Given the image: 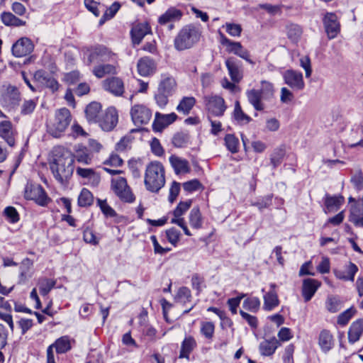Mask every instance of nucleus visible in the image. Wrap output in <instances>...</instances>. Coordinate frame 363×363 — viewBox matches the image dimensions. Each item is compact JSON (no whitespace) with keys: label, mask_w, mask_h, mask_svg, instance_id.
<instances>
[{"label":"nucleus","mask_w":363,"mask_h":363,"mask_svg":"<svg viewBox=\"0 0 363 363\" xmlns=\"http://www.w3.org/2000/svg\"><path fill=\"white\" fill-rule=\"evenodd\" d=\"M196 104V99L193 96H185L182 99L176 109L178 112L188 115Z\"/></svg>","instance_id":"36"},{"label":"nucleus","mask_w":363,"mask_h":363,"mask_svg":"<svg viewBox=\"0 0 363 363\" xmlns=\"http://www.w3.org/2000/svg\"><path fill=\"white\" fill-rule=\"evenodd\" d=\"M233 116L235 119L240 123L246 124L250 122L252 120L249 116L243 112L238 101H236L235 103Z\"/></svg>","instance_id":"43"},{"label":"nucleus","mask_w":363,"mask_h":363,"mask_svg":"<svg viewBox=\"0 0 363 363\" xmlns=\"http://www.w3.org/2000/svg\"><path fill=\"white\" fill-rule=\"evenodd\" d=\"M177 119V115L174 113L163 114L156 112L152 123V129L155 132H161L168 125L173 123Z\"/></svg>","instance_id":"14"},{"label":"nucleus","mask_w":363,"mask_h":363,"mask_svg":"<svg viewBox=\"0 0 363 363\" xmlns=\"http://www.w3.org/2000/svg\"><path fill=\"white\" fill-rule=\"evenodd\" d=\"M189 221L191 228L199 229L202 227V216L198 207H194L189 215Z\"/></svg>","instance_id":"38"},{"label":"nucleus","mask_w":363,"mask_h":363,"mask_svg":"<svg viewBox=\"0 0 363 363\" xmlns=\"http://www.w3.org/2000/svg\"><path fill=\"white\" fill-rule=\"evenodd\" d=\"M228 74L234 83H238L243 77L242 64L234 57H229L225 60Z\"/></svg>","instance_id":"17"},{"label":"nucleus","mask_w":363,"mask_h":363,"mask_svg":"<svg viewBox=\"0 0 363 363\" xmlns=\"http://www.w3.org/2000/svg\"><path fill=\"white\" fill-rule=\"evenodd\" d=\"M200 37L201 32L197 27L193 25L186 26L175 37L174 48L178 51L189 49L199 41Z\"/></svg>","instance_id":"4"},{"label":"nucleus","mask_w":363,"mask_h":363,"mask_svg":"<svg viewBox=\"0 0 363 363\" xmlns=\"http://www.w3.org/2000/svg\"><path fill=\"white\" fill-rule=\"evenodd\" d=\"M363 333V319L354 321L348 330V341L351 344L357 342Z\"/></svg>","instance_id":"28"},{"label":"nucleus","mask_w":363,"mask_h":363,"mask_svg":"<svg viewBox=\"0 0 363 363\" xmlns=\"http://www.w3.org/2000/svg\"><path fill=\"white\" fill-rule=\"evenodd\" d=\"M226 32L233 37H239L241 35L242 28L240 24L226 23L224 26Z\"/></svg>","instance_id":"56"},{"label":"nucleus","mask_w":363,"mask_h":363,"mask_svg":"<svg viewBox=\"0 0 363 363\" xmlns=\"http://www.w3.org/2000/svg\"><path fill=\"white\" fill-rule=\"evenodd\" d=\"M242 308L252 313H257L260 308V301L257 297L247 298L243 301Z\"/></svg>","instance_id":"45"},{"label":"nucleus","mask_w":363,"mask_h":363,"mask_svg":"<svg viewBox=\"0 0 363 363\" xmlns=\"http://www.w3.org/2000/svg\"><path fill=\"white\" fill-rule=\"evenodd\" d=\"M34 79L52 91H57L59 88L57 81L43 70L36 71L34 74Z\"/></svg>","instance_id":"20"},{"label":"nucleus","mask_w":363,"mask_h":363,"mask_svg":"<svg viewBox=\"0 0 363 363\" xmlns=\"http://www.w3.org/2000/svg\"><path fill=\"white\" fill-rule=\"evenodd\" d=\"M197 344L192 336L186 337L182 342L179 358L189 359L190 353L196 348Z\"/></svg>","instance_id":"32"},{"label":"nucleus","mask_w":363,"mask_h":363,"mask_svg":"<svg viewBox=\"0 0 363 363\" xmlns=\"http://www.w3.org/2000/svg\"><path fill=\"white\" fill-rule=\"evenodd\" d=\"M201 333L208 340L213 338L215 325L212 322H202L201 324Z\"/></svg>","instance_id":"53"},{"label":"nucleus","mask_w":363,"mask_h":363,"mask_svg":"<svg viewBox=\"0 0 363 363\" xmlns=\"http://www.w3.org/2000/svg\"><path fill=\"white\" fill-rule=\"evenodd\" d=\"M150 33V28L147 23H140L134 26L130 31L133 44L139 45L143 38Z\"/></svg>","instance_id":"22"},{"label":"nucleus","mask_w":363,"mask_h":363,"mask_svg":"<svg viewBox=\"0 0 363 363\" xmlns=\"http://www.w3.org/2000/svg\"><path fill=\"white\" fill-rule=\"evenodd\" d=\"M165 184L164 168L159 162L147 165L145 174V185L148 191L158 192Z\"/></svg>","instance_id":"2"},{"label":"nucleus","mask_w":363,"mask_h":363,"mask_svg":"<svg viewBox=\"0 0 363 363\" xmlns=\"http://www.w3.org/2000/svg\"><path fill=\"white\" fill-rule=\"evenodd\" d=\"M56 281L48 278H40L38 279V286L40 293L42 296H46L55 286Z\"/></svg>","instance_id":"41"},{"label":"nucleus","mask_w":363,"mask_h":363,"mask_svg":"<svg viewBox=\"0 0 363 363\" xmlns=\"http://www.w3.org/2000/svg\"><path fill=\"white\" fill-rule=\"evenodd\" d=\"M101 106L98 102H91L85 110L86 117L89 122L98 123Z\"/></svg>","instance_id":"34"},{"label":"nucleus","mask_w":363,"mask_h":363,"mask_svg":"<svg viewBox=\"0 0 363 363\" xmlns=\"http://www.w3.org/2000/svg\"><path fill=\"white\" fill-rule=\"evenodd\" d=\"M271 288L272 290L269 291L264 296L263 308L267 311H272L279 303L278 296L274 290V284H271Z\"/></svg>","instance_id":"33"},{"label":"nucleus","mask_w":363,"mask_h":363,"mask_svg":"<svg viewBox=\"0 0 363 363\" xmlns=\"http://www.w3.org/2000/svg\"><path fill=\"white\" fill-rule=\"evenodd\" d=\"M98 204L106 216L114 217L116 211L107 203L106 200L98 199Z\"/></svg>","instance_id":"59"},{"label":"nucleus","mask_w":363,"mask_h":363,"mask_svg":"<svg viewBox=\"0 0 363 363\" xmlns=\"http://www.w3.org/2000/svg\"><path fill=\"white\" fill-rule=\"evenodd\" d=\"M272 201V195L269 194L253 203L252 205L257 206L259 211H262L264 208H267L271 206Z\"/></svg>","instance_id":"57"},{"label":"nucleus","mask_w":363,"mask_h":363,"mask_svg":"<svg viewBox=\"0 0 363 363\" xmlns=\"http://www.w3.org/2000/svg\"><path fill=\"white\" fill-rule=\"evenodd\" d=\"M118 123V112L113 107L107 108L103 118H100L98 123L105 131H110L113 129Z\"/></svg>","instance_id":"15"},{"label":"nucleus","mask_w":363,"mask_h":363,"mask_svg":"<svg viewBox=\"0 0 363 363\" xmlns=\"http://www.w3.org/2000/svg\"><path fill=\"white\" fill-rule=\"evenodd\" d=\"M36 107V101L34 99L26 100L21 106V113L28 115L33 113Z\"/></svg>","instance_id":"58"},{"label":"nucleus","mask_w":363,"mask_h":363,"mask_svg":"<svg viewBox=\"0 0 363 363\" xmlns=\"http://www.w3.org/2000/svg\"><path fill=\"white\" fill-rule=\"evenodd\" d=\"M169 161L176 174H186L190 172L189 164L186 160L176 155H171Z\"/></svg>","instance_id":"24"},{"label":"nucleus","mask_w":363,"mask_h":363,"mask_svg":"<svg viewBox=\"0 0 363 363\" xmlns=\"http://www.w3.org/2000/svg\"><path fill=\"white\" fill-rule=\"evenodd\" d=\"M33 262L29 258L24 259L20 267V282H24L31 274H28V272L33 267Z\"/></svg>","instance_id":"44"},{"label":"nucleus","mask_w":363,"mask_h":363,"mask_svg":"<svg viewBox=\"0 0 363 363\" xmlns=\"http://www.w3.org/2000/svg\"><path fill=\"white\" fill-rule=\"evenodd\" d=\"M285 84L295 90H302L305 84L303 75L301 72L292 69H288L283 74Z\"/></svg>","instance_id":"13"},{"label":"nucleus","mask_w":363,"mask_h":363,"mask_svg":"<svg viewBox=\"0 0 363 363\" xmlns=\"http://www.w3.org/2000/svg\"><path fill=\"white\" fill-rule=\"evenodd\" d=\"M0 137L3 138L9 146L13 147L15 145L14 130L9 121H4L0 123Z\"/></svg>","instance_id":"25"},{"label":"nucleus","mask_w":363,"mask_h":363,"mask_svg":"<svg viewBox=\"0 0 363 363\" xmlns=\"http://www.w3.org/2000/svg\"><path fill=\"white\" fill-rule=\"evenodd\" d=\"M133 123L137 126L147 124L151 119V111L143 104H135L130 109Z\"/></svg>","instance_id":"10"},{"label":"nucleus","mask_w":363,"mask_h":363,"mask_svg":"<svg viewBox=\"0 0 363 363\" xmlns=\"http://www.w3.org/2000/svg\"><path fill=\"white\" fill-rule=\"evenodd\" d=\"M94 74L98 78H102L107 74H115V66L110 64H99L93 69Z\"/></svg>","instance_id":"39"},{"label":"nucleus","mask_w":363,"mask_h":363,"mask_svg":"<svg viewBox=\"0 0 363 363\" xmlns=\"http://www.w3.org/2000/svg\"><path fill=\"white\" fill-rule=\"evenodd\" d=\"M325 308L331 313H335L342 308V301L337 296L330 295L325 301Z\"/></svg>","instance_id":"35"},{"label":"nucleus","mask_w":363,"mask_h":363,"mask_svg":"<svg viewBox=\"0 0 363 363\" xmlns=\"http://www.w3.org/2000/svg\"><path fill=\"white\" fill-rule=\"evenodd\" d=\"M259 91L262 94V96L264 100L271 99L274 94V89L273 84L267 81H262L261 87Z\"/></svg>","instance_id":"46"},{"label":"nucleus","mask_w":363,"mask_h":363,"mask_svg":"<svg viewBox=\"0 0 363 363\" xmlns=\"http://www.w3.org/2000/svg\"><path fill=\"white\" fill-rule=\"evenodd\" d=\"M111 189L123 202L133 203L135 199L130 187L128 185L126 179L124 177L112 178Z\"/></svg>","instance_id":"6"},{"label":"nucleus","mask_w":363,"mask_h":363,"mask_svg":"<svg viewBox=\"0 0 363 363\" xmlns=\"http://www.w3.org/2000/svg\"><path fill=\"white\" fill-rule=\"evenodd\" d=\"M350 221L357 227L363 228V196L352 206Z\"/></svg>","instance_id":"21"},{"label":"nucleus","mask_w":363,"mask_h":363,"mask_svg":"<svg viewBox=\"0 0 363 363\" xmlns=\"http://www.w3.org/2000/svg\"><path fill=\"white\" fill-rule=\"evenodd\" d=\"M166 234L168 241L174 245L179 240L180 233L174 228L167 230Z\"/></svg>","instance_id":"63"},{"label":"nucleus","mask_w":363,"mask_h":363,"mask_svg":"<svg viewBox=\"0 0 363 363\" xmlns=\"http://www.w3.org/2000/svg\"><path fill=\"white\" fill-rule=\"evenodd\" d=\"M50 167L54 177L61 184L64 183L72 176L74 171L73 154L64 147H54Z\"/></svg>","instance_id":"1"},{"label":"nucleus","mask_w":363,"mask_h":363,"mask_svg":"<svg viewBox=\"0 0 363 363\" xmlns=\"http://www.w3.org/2000/svg\"><path fill=\"white\" fill-rule=\"evenodd\" d=\"M1 21L6 26H24L26 22L21 20L20 18L15 16L13 13L10 12H4L1 14Z\"/></svg>","instance_id":"40"},{"label":"nucleus","mask_w":363,"mask_h":363,"mask_svg":"<svg viewBox=\"0 0 363 363\" xmlns=\"http://www.w3.org/2000/svg\"><path fill=\"white\" fill-rule=\"evenodd\" d=\"M220 42L221 45L225 47L226 51L236 55L238 52V49H240L241 43L240 42H235L228 39L222 33H220Z\"/></svg>","instance_id":"37"},{"label":"nucleus","mask_w":363,"mask_h":363,"mask_svg":"<svg viewBox=\"0 0 363 363\" xmlns=\"http://www.w3.org/2000/svg\"><path fill=\"white\" fill-rule=\"evenodd\" d=\"M24 197L28 200H33L40 206H45L48 197L43 188L38 184L28 182L25 188Z\"/></svg>","instance_id":"7"},{"label":"nucleus","mask_w":363,"mask_h":363,"mask_svg":"<svg viewBox=\"0 0 363 363\" xmlns=\"http://www.w3.org/2000/svg\"><path fill=\"white\" fill-rule=\"evenodd\" d=\"M204 101L208 112L214 116H222L227 108L224 99L218 95L206 96Z\"/></svg>","instance_id":"8"},{"label":"nucleus","mask_w":363,"mask_h":363,"mask_svg":"<svg viewBox=\"0 0 363 363\" xmlns=\"http://www.w3.org/2000/svg\"><path fill=\"white\" fill-rule=\"evenodd\" d=\"M318 345L321 350L326 353L329 352L333 347V337L330 332L327 330H323L319 335Z\"/></svg>","instance_id":"31"},{"label":"nucleus","mask_w":363,"mask_h":363,"mask_svg":"<svg viewBox=\"0 0 363 363\" xmlns=\"http://www.w3.org/2000/svg\"><path fill=\"white\" fill-rule=\"evenodd\" d=\"M138 72L143 77H147L152 74L156 69L155 62L150 57L140 59L137 64Z\"/></svg>","instance_id":"27"},{"label":"nucleus","mask_w":363,"mask_h":363,"mask_svg":"<svg viewBox=\"0 0 363 363\" xmlns=\"http://www.w3.org/2000/svg\"><path fill=\"white\" fill-rule=\"evenodd\" d=\"M279 345L276 337H272L262 341L259 346V352L262 356L272 355Z\"/></svg>","instance_id":"29"},{"label":"nucleus","mask_w":363,"mask_h":363,"mask_svg":"<svg viewBox=\"0 0 363 363\" xmlns=\"http://www.w3.org/2000/svg\"><path fill=\"white\" fill-rule=\"evenodd\" d=\"M355 313L356 310L353 307H351L341 313L337 317V324L342 326L347 325Z\"/></svg>","instance_id":"52"},{"label":"nucleus","mask_w":363,"mask_h":363,"mask_svg":"<svg viewBox=\"0 0 363 363\" xmlns=\"http://www.w3.org/2000/svg\"><path fill=\"white\" fill-rule=\"evenodd\" d=\"M84 4L86 9L90 11L93 14L96 16H99L100 14V9H103V6L100 5L96 1L94 0H84Z\"/></svg>","instance_id":"60"},{"label":"nucleus","mask_w":363,"mask_h":363,"mask_svg":"<svg viewBox=\"0 0 363 363\" xmlns=\"http://www.w3.org/2000/svg\"><path fill=\"white\" fill-rule=\"evenodd\" d=\"M93 200L92 194L88 189L84 188L78 197V204L83 207L88 206L92 204Z\"/></svg>","instance_id":"50"},{"label":"nucleus","mask_w":363,"mask_h":363,"mask_svg":"<svg viewBox=\"0 0 363 363\" xmlns=\"http://www.w3.org/2000/svg\"><path fill=\"white\" fill-rule=\"evenodd\" d=\"M76 158L77 162L89 164L91 161V157L89 152V150L84 147H79L78 149L76 150V155L74 156V159Z\"/></svg>","instance_id":"47"},{"label":"nucleus","mask_w":363,"mask_h":363,"mask_svg":"<svg viewBox=\"0 0 363 363\" xmlns=\"http://www.w3.org/2000/svg\"><path fill=\"white\" fill-rule=\"evenodd\" d=\"M284 156V151L282 149H277L274 151L271 156V163L274 168L279 166Z\"/></svg>","instance_id":"61"},{"label":"nucleus","mask_w":363,"mask_h":363,"mask_svg":"<svg viewBox=\"0 0 363 363\" xmlns=\"http://www.w3.org/2000/svg\"><path fill=\"white\" fill-rule=\"evenodd\" d=\"M302 33L301 28L296 24H291L287 27L288 37L294 42H296L301 37Z\"/></svg>","instance_id":"55"},{"label":"nucleus","mask_w":363,"mask_h":363,"mask_svg":"<svg viewBox=\"0 0 363 363\" xmlns=\"http://www.w3.org/2000/svg\"><path fill=\"white\" fill-rule=\"evenodd\" d=\"M323 24L330 39L335 38L340 33V25L335 13H327L323 18Z\"/></svg>","instance_id":"12"},{"label":"nucleus","mask_w":363,"mask_h":363,"mask_svg":"<svg viewBox=\"0 0 363 363\" xmlns=\"http://www.w3.org/2000/svg\"><path fill=\"white\" fill-rule=\"evenodd\" d=\"M294 99L293 93L286 87L281 89L280 101L283 104H289Z\"/></svg>","instance_id":"62"},{"label":"nucleus","mask_w":363,"mask_h":363,"mask_svg":"<svg viewBox=\"0 0 363 363\" xmlns=\"http://www.w3.org/2000/svg\"><path fill=\"white\" fill-rule=\"evenodd\" d=\"M113 57V55L104 46H96L92 49L89 57L90 62H108Z\"/></svg>","instance_id":"19"},{"label":"nucleus","mask_w":363,"mask_h":363,"mask_svg":"<svg viewBox=\"0 0 363 363\" xmlns=\"http://www.w3.org/2000/svg\"><path fill=\"white\" fill-rule=\"evenodd\" d=\"M191 203V200L181 201L173 211L174 218L171 220L172 223L177 224L182 228L184 234L188 236H191V233L188 229L182 216L189 209Z\"/></svg>","instance_id":"9"},{"label":"nucleus","mask_w":363,"mask_h":363,"mask_svg":"<svg viewBox=\"0 0 363 363\" xmlns=\"http://www.w3.org/2000/svg\"><path fill=\"white\" fill-rule=\"evenodd\" d=\"M4 213L10 222L14 223L18 221L19 216L14 207L8 206L4 209Z\"/></svg>","instance_id":"64"},{"label":"nucleus","mask_w":363,"mask_h":363,"mask_svg":"<svg viewBox=\"0 0 363 363\" xmlns=\"http://www.w3.org/2000/svg\"><path fill=\"white\" fill-rule=\"evenodd\" d=\"M72 116L69 111L60 108L56 111L52 119L47 122V131L54 138H60L70 124Z\"/></svg>","instance_id":"3"},{"label":"nucleus","mask_w":363,"mask_h":363,"mask_svg":"<svg viewBox=\"0 0 363 363\" xmlns=\"http://www.w3.org/2000/svg\"><path fill=\"white\" fill-rule=\"evenodd\" d=\"M344 202V197L327 196L325 199V206L329 210H337Z\"/></svg>","instance_id":"51"},{"label":"nucleus","mask_w":363,"mask_h":363,"mask_svg":"<svg viewBox=\"0 0 363 363\" xmlns=\"http://www.w3.org/2000/svg\"><path fill=\"white\" fill-rule=\"evenodd\" d=\"M51 346H52V348L55 347L57 353H65L71 349L69 339L67 336H63L57 339L55 344Z\"/></svg>","instance_id":"42"},{"label":"nucleus","mask_w":363,"mask_h":363,"mask_svg":"<svg viewBox=\"0 0 363 363\" xmlns=\"http://www.w3.org/2000/svg\"><path fill=\"white\" fill-rule=\"evenodd\" d=\"M189 136L184 133H178L175 134L172 138V144L176 147H183L189 143Z\"/></svg>","instance_id":"54"},{"label":"nucleus","mask_w":363,"mask_h":363,"mask_svg":"<svg viewBox=\"0 0 363 363\" xmlns=\"http://www.w3.org/2000/svg\"><path fill=\"white\" fill-rule=\"evenodd\" d=\"M20 101V92L16 87L13 86H9L2 93L0 99L1 105L9 108L18 105Z\"/></svg>","instance_id":"11"},{"label":"nucleus","mask_w":363,"mask_h":363,"mask_svg":"<svg viewBox=\"0 0 363 363\" xmlns=\"http://www.w3.org/2000/svg\"><path fill=\"white\" fill-rule=\"evenodd\" d=\"M182 16V13L180 10L175 8H170L160 16L158 21L161 25H165L169 23V29H172L174 27L172 23L179 20Z\"/></svg>","instance_id":"26"},{"label":"nucleus","mask_w":363,"mask_h":363,"mask_svg":"<svg viewBox=\"0 0 363 363\" xmlns=\"http://www.w3.org/2000/svg\"><path fill=\"white\" fill-rule=\"evenodd\" d=\"M320 286V282L313 279H306L303 282L302 295L306 302L309 301Z\"/></svg>","instance_id":"23"},{"label":"nucleus","mask_w":363,"mask_h":363,"mask_svg":"<svg viewBox=\"0 0 363 363\" xmlns=\"http://www.w3.org/2000/svg\"><path fill=\"white\" fill-rule=\"evenodd\" d=\"M33 44L28 38H22L17 40L12 47L14 56L21 57L29 55L33 50Z\"/></svg>","instance_id":"16"},{"label":"nucleus","mask_w":363,"mask_h":363,"mask_svg":"<svg viewBox=\"0 0 363 363\" xmlns=\"http://www.w3.org/2000/svg\"><path fill=\"white\" fill-rule=\"evenodd\" d=\"M225 145L231 153L238 152L239 140L232 134H227L224 138Z\"/></svg>","instance_id":"48"},{"label":"nucleus","mask_w":363,"mask_h":363,"mask_svg":"<svg viewBox=\"0 0 363 363\" xmlns=\"http://www.w3.org/2000/svg\"><path fill=\"white\" fill-rule=\"evenodd\" d=\"M191 298V291L187 287L183 286L179 289L175 296V301L179 303L184 304L190 301Z\"/></svg>","instance_id":"49"},{"label":"nucleus","mask_w":363,"mask_h":363,"mask_svg":"<svg viewBox=\"0 0 363 363\" xmlns=\"http://www.w3.org/2000/svg\"><path fill=\"white\" fill-rule=\"evenodd\" d=\"M105 90L109 91L116 96H121L125 91L124 83L118 77H113L105 79L103 82Z\"/></svg>","instance_id":"18"},{"label":"nucleus","mask_w":363,"mask_h":363,"mask_svg":"<svg viewBox=\"0 0 363 363\" xmlns=\"http://www.w3.org/2000/svg\"><path fill=\"white\" fill-rule=\"evenodd\" d=\"M176 89L177 82L174 78L169 74H162L155 95L157 104L164 108L168 104L169 97L174 94Z\"/></svg>","instance_id":"5"},{"label":"nucleus","mask_w":363,"mask_h":363,"mask_svg":"<svg viewBox=\"0 0 363 363\" xmlns=\"http://www.w3.org/2000/svg\"><path fill=\"white\" fill-rule=\"evenodd\" d=\"M246 96L249 103L254 107L257 111H263L265 108L262 103L263 98L262 94L258 89H250L247 91Z\"/></svg>","instance_id":"30"}]
</instances>
